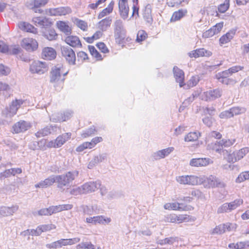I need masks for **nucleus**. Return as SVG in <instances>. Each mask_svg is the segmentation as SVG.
Instances as JSON below:
<instances>
[{"label":"nucleus","instance_id":"1","mask_svg":"<svg viewBox=\"0 0 249 249\" xmlns=\"http://www.w3.org/2000/svg\"><path fill=\"white\" fill-rule=\"evenodd\" d=\"M78 171L74 170L68 172L65 174L55 176L57 187L63 189L64 187L68 186L78 176Z\"/></svg>","mask_w":249,"mask_h":249},{"label":"nucleus","instance_id":"2","mask_svg":"<svg viewBox=\"0 0 249 249\" xmlns=\"http://www.w3.org/2000/svg\"><path fill=\"white\" fill-rule=\"evenodd\" d=\"M24 101L22 99H16L10 105L9 107H6L2 111V116L7 120H10L15 115L18 109L23 104Z\"/></svg>","mask_w":249,"mask_h":249},{"label":"nucleus","instance_id":"3","mask_svg":"<svg viewBox=\"0 0 249 249\" xmlns=\"http://www.w3.org/2000/svg\"><path fill=\"white\" fill-rule=\"evenodd\" d=\"M68 71L64 70L63 65L61 64H57L53 67L51 71L50 82L57 83L60 79L61 75L64 76L67 74Z\"/></svg>","mask_w":249,"mask_h":249},{"label":"nucleus","instance_id":"4","mask_svg":"<svg viewBox=\"0 0 249 249\" xmlns=\"http://www.w3.org/2000/svg\"><path fill=\"white\" fill-rule=\"evenodd\" d=\"M242 199H238L230 203H225L220 206L217 210V213H229L232 210L236 209L237 207L243 204Z\"/></svg>","mask_w":249,"mask_h":249},{"label":"nucleus","instance_id":"5","mask_svg":"<svg viewBox=\"0 0 249 249\" xmlns=\"http://www.w3.org/2000/svg\"><path fill=\"white\" fill-rule=\"evenodd\" d=\"M204 185L207 188H224L225 183L214 176L210 175L204 179Z\"/></svg>","mask_w":249,"mask_h":249},{"label":"nucleus","instance_id":"6","mask_svg":"<svg viewBox=\"0 0 249 249\" xmlns=\"http://www.w3.org/2000/svg\"><path fill=\"white\" fill-rule=\"evenodd\" d=\"M49 1V0H27L25 5L27 8L34 10L36 13L41 14L43 10L38 8L44 6Z\"/></svg>","mask_w":249,"mask_h":249},{"label":"nucleus","instance_id":"7","mask_svg":"<svg viewBox=\"0 0 249 249\" xmlns=\"http://www.w3.org/2000/svg\"><path fill=\"white\" fill-rule=\"evenodd\" d=\"M62 56L70 65H75L76 56L74 51L68 46H62L61 47Z\"/></svg>","mask_w":249,"mask_h":249},{"label":"nucleus","instance_id":"8","mask_svg":"<svg viewBox=\"0 0 249 249\" xmlns=\"http://www.w3.org/2000/svg\"><path fill=\"white\" fill-rule=\"evenodd\" d=\"M249 152V148L244 147L238 151L233 152L228 156L227 160L229 162H235L240 160Z\"/></svg>","mask_w":249,"mask_h":249},{"label":"nucleus","instance_id":"9","mask_svg":"<svg viewBox=\"0 0 249 249\" xmlns=\"http://www.w3.org/2000/svg\"><path fill=\"white\" fill-rule=\"evenodd\" d=\"M46 63L39 61H34L30 65V71L32 73L41 74L47 71Z\"/></svg>","mask_w":249,"mask_h":249},{"label":"nucleus","instance_id":"10","mask_svg":"<svg viewBox=\"0 0 249 249\" xmlns=\"http://www.w3.org/2000/svg\"><path fill=\"white\" fill-rule=\"evenodd\" d=\"M222 95V90L219 89H211L204 92L201 95L202 100L211 101L220 98Z\"/></svg>","mask_w":249,"mask_h":249},{"label":"nucleus","instance_id":"11","mask_svg":"<svg viewBox=\"0 0 249 249\" xmlns=\"http://www.w3.org/2000/svg\"><path fill=\"white\" fill-rule=\"evenodd\" d=\"M71 8L68 6L50 8L46 10V13L51 16H65L71 14Z\"/></svg>","mask_w":249,"mask_h":249},{"label":"nucleus","instance_id":"12","mask_svg":"<svg viewBox=\"0 0 249 249\" xmlns=\"http://www.w3.org/2000/svg\"><path fill=\"white\" fill-rule=\"evenodd\" d=\"M177 181L183 185H196L198 183V178L195 176H181L176 178Z\"/></svg>","mask_w":249,"mask_h":249},{"label":"nucleus","instance_id":"13","mask_svg":"<svg viewBox=\"0 0 249 249\" xmlns=\"http://www.w3.org/2000/svg\"><path fill=\"white\" fill-rule=\"evenodd\" d=\"M21 47L29 52L36 50L38 47L37 41L32 38H25L21 42Z\"/></svg>","mask_w":249,"mask_h":249},{"label":"nucleus","instance_id":"14","mask_svg":"<svg viewBox=\"0 0 249 249\" xmlns=\"http://www.w3.org/2000/svg\"><path fill=\"white\" fill-rule=\"evenodd\" d=\"M59 130L60 129L56 125L46 126L38 131L35 134V135L37 138H40L48 136L51 134L57 133V131Z\"/></svg>","mask_w":249,"mask_h":249},{"label":"nucleus","instance_id":"15","mask_svg":"<svg viewBox=\"0 0 249 249\" xmlns=\"http://www.w3.org/2000/svg\"><path fill=\"white\" fill-rule=\"evenodd\" d=\"M100 181H89L82 185L84 194L91 193L96 191L101 186Z\"/></svg>","mask_w":249,"mask_h":249},{"label":"nucleus","instance_id":"16","mask_svg":"<svg viewBox=\"0 0 249 249\" xmlns=\"http://www.w3.org/2000/svg\"><path fill=\"white\" fill-rule=\"evenodd\" d=\"M118 7L121 17L124 20L127 19L129 11L127 0H119Z\"/></svg>","mask_w":249,"mask_h":249},{"label":"nucleus","instance_id":"17","mask_svg":"<svg viewBox=\"0 0 249 249\" xmlns=\"http://www.w3.org/2000/svg\"><path fill=\"white\" fill-rule=\"evenodd\" d=\"M174 150L173 147H169L163 149L158 150L152 155V159L155 160H160L168 156Z\"/></svg>","mask_w":249,"mask_h":249},{"label":"nucleus","instance_id":"18","mask_svg":"<svg viewBox=\"0 0 249 249\" xmlns=\"http://www.w3.org/2000/svg\"><path fill=\"white\" fill-rule=\"evenodd\" d=\"M32 21L36 26L45 28L49 27L52 24L50 19L44 17H34Z\"/></svg>","mask_w":249,"mask_h":249},{"label":"nucleus","instance_id":"19","mask_svg":"<svg viewBox=\"0 0 249 249\" xmlns=\"http://www.w3.org/2000/svg\"><path fill=\"white\" fill-rule=\"evenodd\" d=\"M212 162L209 158H194L190 160V165L193 167H202L206 166Z\"/></svg>","mask_w":249,"mask_h":249},{"label":"nucleus","instance_id":"20","mask_svg":"<svg viewBox=\"0 0 249 249\" xmlns=\"http://www.w3.org/2000/svg\"><path fill=\"white\" fill-rule=\"evenodd\" d=\"M18 209V205H12L11 207L2 206L0 207V213L1 217L12 215Z\"/></svg>","mask_w":249,"mask_h":249},{"label":"nucleus","instance_id":"21","mask_svg":"<svg viewBox=\"0 0 249 249\" xmlns=\"http://www.w3.org/2000/svg\"><path fill=\"white\" fill-rule=\"evenodd\" d=\"M30 127V123L24 121H20L14 124L13 129L16 133H18L28 130Z\"/></svg>","mask_w":249,"mask_h":249},{"label":"nucleus","instance_id":"22","mask_svg":"<svg viewBox=\"0 0 249 249\" xmlns=\"http://www.w3.org/2000/svg\"><path fill=\"white\" fill-rule=\"evenodd\" d=\"M58 29L66 36L70 35L71 33V28L67 22L58 21L56 22Z\"/></svg>","mask_w":249,"mask_h":249},{"label":"nucleus","instance_id":"23","mask_svg":"<svg viewBox=\"0 0 249 249\" xmlns=\"http://www.w3.org/2000/svg\"><path fill=\"white\" fill-rule=\"evenodd\" d=\"M65 42L72 47H81L82 44L77 36H67L65 39Z\"/></svg>","mask_w":249,"mask_h":249},{"label":"nucleus","instance_id":"24","mask_svg":"<svg viewBox=\"0 0 249 249\" xmlns=\"http://www.w3.org/2000/svg\"><path fill=\"white\" fill-rule=\"evenodd\" d=\"M56 56L55 51L52 48L46 47L43 49L42 57L46 60H52Z\"/></svg>","mask_w":249,"mask_h":249},{"label":"nucleus","instance_id":"25","mask_svg":"<svg viewBox=\"0 0 249 249\" xmlns=\"http://www.w3.org/2000/svg\"><path fill=\"white\" fill-rule=\"evenodd\" d=\"M55 176H51L45 179L44 180L41 181L35 185L36 188H46L52 185L54 182H56Z\"/></svg>","mask_w":249,"mask_h":249},{"label":"nucleus","instance_id":"26","mask_svg":"<svg viewBox=\"0 0 249 249\" xmlns=\"http://www.w3.org/2000/svg\"><path fill=\"white\" fill-rule=\"evenodd\" d=\"M18 26L20 29L25 32L34 34H36L37 32V29L28 22H20L18 23Z\"/></svg>","mask_w":249,"mask_h":249},{"label":"nucleus","instance_id":"27","mask_svg":"<svg viewBox=\"0 0 249 249\" xmlns=\"http://www.w3.org/2000/svg\"><path fill=\"white\" fill-rule=\"evenodd\" d=\"M173 71L176 81L179 83L180 87H182L184 78L183 71L176 66L173 68Z\"/></svg>","mask_w":249,"mask_h":249},{"label":"nucleus","instance_id":"28","mask_svg":"<svg viewBox=\"0 0 249 249\" xmlns=\"http://www.w3.org/2000/svg\"><path fill=\"white\" fill-rule=\"evenodd\" d=\"M72 207V205L71 204H63L50 207V209H51V212L52 214L53 213L60 212L62 211L71 210Z\"/></svg>","mask_w":249,"mask_h":249},{"label":"nucleus","instance_id":"29","mask_svg":"<svg viewBox=\"0 0 249 249\" xmlns=\"http://www.w3.org/2000/svg\"><path fill=\"white\" fill-rule=\"evenodd\" d=\"M111 22L112 18L111 17L106 18L98 23V28L102 31H105L110 27Z\"/></svg>","mask_w":249,"mask_h":249},{"label":"nucleus","instance_id":"30","mask_svg":"<svg viewBox=\"0 0 249 249\" xmlns=\"http://www.w3.org/2000/svg\"><path fill=\"white\" fill-rule=\"evenodd\" d=\"M71 137V133H66L61 135L59 136L55 139L56 145L57 147H61L67 141H68Z\"/></svg>","mask_w":249,"mask_h":249},{"label":"nucleus","instance_id":"31","mask_svg":"<svg viewBox=\"0 0 249 249\" xmlns=\"http://www.w3.org/2000/svg\"><path fill=\"white\" fill-rule=\"evenodd\" d=\"M0 52L3 53L17 54L19 53V49L18 48H13L11 50L4 42L0 40Z\"/></svg>","mask_w":249,"mask_h":249},{"label":"nucleus","instance_id":"32","mask_svg":"<svg viewBox=\"0 0 249 249\" xmlns=\"http://www.w3.org/2000/svg\"><path fill=\"white\" fill-rule=\"evenodd\" d=\"M164 208L166 210H173L178 211H185L186 210L185 207H182L180 206V204L174 202V203H167L164 204Z\"/></svg>","mask_w":249,"mask_h":249},{"label":"nucleus","instance_id":"33","mask_svg":"<svg viewBox=\"0 0 249 249\" xmlns=\"http://www.w3.org/2000/svg\"><path fill=\"white\" fill-rule=\"evenodd\" d=\"M187 11L186 10H179L178 11L175 12L171 19L170 21L171 22L176 21L180 20L182 18L185 16Z\"/></svg>","mask_w":249,"mask_h":249},{"label":"nucleus","instance_id":"34","mask_svg":"<svg viewBox=\"0 0 249 249\" xmlns=\"http://www.w3.org/2000/svg\"><path fill=\"white\" fill-rule=\"evenodd\" d=\"M114 4V1H111L110 3L108 4L107 7L103 9L99 14V15L98 16V18L101 19V18H103V17H105L106 16L111 13L113 11Z\"/></svg>","mask_w":249,"mask_h":249},{"label":"nucleus","instance_id":"35","mask_svg":"<svg viewBox=\"0 0 249 249\" xmlns=\"http://www.w3.org/2000/svg\"><path fill=\"white\" fill-rule=\"evenodd\" d=\"M80 241V239L78 237L73 238L72 239H61L59 240L61 247L62 246L73 245L79 242Z\"/></svg>","mask_w":249,"mask_h":249},{"label":"nucleus","instance_id":"36","mask_svg":"<svg viewBox=\"0 0 249 249\" xmlns=\"http://www.w3.org/2000/svg\"><path fill=\"white\" fill-rule=\"evenodd\" d=\"M44 36L47 39L50 41L56 40L58 36L53 29H50L46 32H44Z\"/></svg>","mask_w":249,"mask_h":249},{"label":"nucleus","instance_id":"37","mask_svg":"<svg viewBox=\"0 0 249 249\" xmlns=\"http://www.w3.org/2000/svg\"><path fill=\"white\" fill-rule=\"evenodd\" d=\"M234 34L235 32L233 31L229 32L220 38V43L222 44H224L229 42L233 38Z\"/></svg>","mask_w":249,"mask_h":249},{"label":"nucleus","instance_id":"38","mask_svg":"<svg viewBox=\"0 0 249 249\" xmlns=\"http://www.w3.org/2000/svg\"><path fill=\"white\" fill-rule=\"evenodd\" d=\"M94 217L95 225L97 224L105 225L108 224L111 221V219L108 217H105L104 216L100 215Z\"/></svg>","mask_w":249,"mask_h":249},{"label":"nucleus","instance_id":"39","mask_svg":"<svg viewBox=\"0 0 249 249\" xmlns=\"http://www.w3.org/2000/svg\"><path fill=\"white\" fill-rule=\"evenodd\" d=\"M200 136V134L199 132H190L185 137L184 140L188 142L195 141L198 139Z\"/></svg>","mask_w":249,"mask_h":249},{"label":"nucleus","instance_id":"40","mask_svg":"<svg viewBox=\"0 0 249 249\" xmlns=\"http://www.w3.org/2000/svg\"><path fill=\"white\" fill-rule=\"evenodd\" d=\"M114 30L115 35L119 36L123 31V23L121 19H117L114 22Z\"/></svg>","mask_w":249,"mask_h":249},{"label":"nucleus","instance_id":"41","mask_svg":"<svg viewBox=\"0 0 249 249\" xmlns=\"http://www.w3.org/2000/svg\"><path fill=\"white\" fill-rule=\"evenodd\" d=\"M235 142V140L234 139L233 140H226V139H222L217 143H215V145L218 144L221 147L224 146L225 147H230L232 145L234 142Z\"/></svg>","mask_w":249,"mask_h":249},{"label":"nucleus","instance_id":"42","mask_svg":"<svg viewBox=\"0 0 249 249\" xmlns=\"http://www.w3.org/2000/svg\"><path fill=\"white\" fill-rule=\"evenodd\" d=\"M225 232L224 227L223 224H220L216 226L213 229L210 231L211 234H222Z\"/></svg>","mask_w":249,"mask_h":249},{"label":"nucleus","instance_id":"43","mask_svg":"<svg viewBox=\"0 0 249 249\" xmlns=\"http://www.w3.org/2000/svg\"><path fill=\"white\" fill-rule=\"evenodd\" d=\"M230 110L231 111L232 117L234 115H238L244 113L246 111L245 108L238 107H232L230 108Z\"/></svg>","mask_w":249,"mask_h":249},{"label":"nucleus","instance_id":"44","mask_svg":"<svg viewBox=\"0 0 249 249\" xmlns=\"http://www.w3.org/2000/svg\"><path fill=\"white\" fill-rule=\"evenodd\" d=\"M249 179V171L243 172L240 174L236 179V182L241 183Z\"/></svg>","mask_w":249,"mask_h":249},{"label":"nucleus","instance_id":"45","mask_svg":"<svg viewBox=\"0 0 249 249\" xmlns=\"http://www.w3.org/2000/svg\"><path fill=\"white\" fill-rule=\"evenodd\" d=\"M223 224L224 227L225 232L227 231H235L237 227V224L234 223L227 222Z\"/></svg>","mask_w":249,"mask_h":249},{"label":"nucleus","instance_id":"46","mask_svg":"<svg viewBox=\"0 0 249 249\" xmlns=\"http://www.w3.org/2000/svg\"><path fill=\"white\" fill-rule=\"evenodd\" d=\"M230 0H225L224 2L221 4L218 8V11L220 13H225L229 8Z\"/></svg>","mask_w":249,"mask_h":249},{"label":"nucleus","instance_id":"47","mask_svg":"<svg viewBox=\"0 0 249 249\" xmlns=\"http://www.w3.org/2000/svg\"><path fill=\"white\" fill-rule=\"evenodd\" d=\"M39 227L41 233L43 232L49 231L56 228V226L52 224L40 225L39 226Z\"/></svg>","mask_w":249,"mask_h":249},{"label":"nucleus","instance_id":"48","mask_svg":"<svg viewBox=\"0 0 249 249\" xmlns=\"http://www.w3.org/2000/svg\"><path fill=\"white\" fill-rule=\"evenodd\" d=\"M198 57L207 56L209 57L212 55L211 52L207 51L204 48L197 49Z\"/></svg>","mask_w":249,"mask_h":249},{"label":"nucleus","instance_id":"49","mask_svg":"<svg viewBox=\"0 0 249 249\" xmlns=\"http://www.w3.org/2000/svg\"><path fill=\"white\" fill-rule=\"evenodd\" d=\"M147 37V34L143 30L139 31L137 33L136 41L138 42H142Z\"/></svg>","mask_w":249,"mask_h":249},{"label":"nucleus","instance_id":"50","mask_svg":"<svg viewBox=\"0 0 249 249\" xmlns=\"http://www.w3.org/2000/svg\"><path fill=\"white\" fill-rule=\"evenodd\" d=\"M223 22H219L211 28L214 35L217 34L220 32L223 27Z\"/></svg>","mask_w":249,"mask_h":249},{"label":"nucleus","instance_id":"51","mask_svg":"<svg viewBox=\"0 0 249 249\" xmlns=\"http://www.w3.org/2000/svg\"><path fill=\"white\" fill-rule=\"evenodd\" d=\"M89 49L91 54L97 58L98 59H101V55L96 50L95 48L93 46H89Z\"/></svg>","mask_w":249,"mask_h":249},{"label":"nucleus","instance_id":"52","mask_svg":"<svg viewBox=\"0 0 249 249\" xmlns=\"http://www.w3.org/2000/svg\"><path fill=\"white\" fill-rule=\"evenodd\" d=\"M51 209L50 208L42 209L36 212V213H34V215L37 214L38 215H50L52 214L51 212Z\"/></svg>","mask_w":249,"mask_h":249},{"label":"nucleus","instance_id":"53","mask_svg":"<svg viewBox=\"0 0 249 249\" xmlns=\"http://www.w3.org/2000/svg\"><path fill=\"white\" fill-rule=\"evenodd\" d=\"M46 247L49 249H56L61 248L59 240L51 243L47 244L46 245Z\"/></svg>","mask_w":249,"mask_h":249},{"label":"nucleus","instance_id":"54","mask_svg":"<svg viewBox=\"0 0 249 249\" xmlns=\"http://www.w3.org/2000/svg\"><path fill=\"white\" fill-rule=\"evenodd\" d=\"M190 220V216L187 214H180L177 215V222L181 223L184 222H188Z\"/></svg>","mask_w":249,"mask_h":249},{"label":"nucleus","instance_id":"55","mask_svg":"<svg viewBox=\"0 0 249 249\" xmlns=\"http://www.w3.org/2000/svg\"><path fill=\"white\" fill-rule=\"evenodd\" d=\"M10 71L9 68L2 64H0V76L7 75L10 72Z\"/></svg>","mask_w":249,"mask_h":249},{"label":"nucleus","instance_id":"56","mask_svg":"<svg viewBox=\"0 0 249 249\" xmlns=\"http://www.w3.org/2000/svg\"><path fill=\"white\" fill-rule=\"evenodd\" d=\"M82 186L74 188L71 190L70 193L72 195L77 196L80 194H84Z\"/></svg>","mask_w":249,"mask_h":249},{"label":"nucleus","instance_id":"57","mask_svg":"<svg viewBox=\"0 0 249 249\" xmlns=\"http://www.w3.org/2000/svg\"><path fill=\"white\" fill-rule=\"evenodd\" d=\"M107 158V155L106 154H102L101 155H99V156H97L94 157L93 158V162L94 163H96L97 164L105 160H106Z\"/></svg>","mask_w":249,"mask_h":249},{"label":"nucleus","instance_id":"58","mask_svg":"<svg viewBox=\"0 0 249 249\" xmlns=\"http://www.w3.org/2000/svg\"><path fill=\"white\" fill-rule=\"evenodd\" d=\"M10 90V87L6 83L0 82V92H8Z\"/></svg>","mask_w":249,"mask_h":249},{"label":"nucleus","instance_id":"59","mask_svg":"<svg viewBox=\"0 0 249 249\" xmlns=\"http://www.w3.org/2000/svg\"><path fill=\"white\" fill-rule=\"evenodd\" d=\"M244 67L240 66H235L232 67L228 70V72L230 73V75L234 73L240 71L242 70Z\"/></svg>","mask_w":249,"mask_h":249},{"label":"nucleus","instance_id":"60","mask_svg":"<svg viewBox=\"0 0 249 249\" xmlns=\"http://www.w3.org/2000/svg\"><path fill=\"white\" fill-rule=\"evenodd\" d=\"M219 117L222 119H227L232 117L230 109L228 110H225L219 114Z\"/></svg>","mask_w":249,"mask_h":249},{"label":"nucleus","instance_id":"61","mask_svg":"<svg viewBox=\"0 0 249 249\" xmlns=\"http://www.w3.org/2000/svg\"><path fill=\"white\" fill-rule=\"evenodd\" d=\"M73 112L71 110H67L64 112L62 118L59 119V121H65L69 119L72 115Z\"/></svg>","mask_w":249,"mask_h":249},{"label":"nucleus","instance_id":"62","mask_svg":"<svg viewBox=\"0 0 249 249\" xmlns=\"http://www.w3.org/2000/svg\"><path fill=\"white\" fill-rule=\"evenodd\" d=\"M246 247H249V241L239 242L236 243V249H243Z\"/></svg>","mask_w":249,"mask_h":249},{"label":"nucleus","instance_id":"63","mask_svg":"<svg viewBox=\"0 0 249 249\" xmlns=\"http://www.w3.org/2000/svg\"><path fill=\"white\" fill-rule=\"evenodd\" d=\"M95 131V129L94 126L88 129L85 132L82 134V136L84 138H86L90 136L92 134H94Z\"/></svg>","mask_w":249,"mask_h":249},{"label":"nucleus","instance_id":"64","mask_svg":"<svg viewBox=\"0 0 249 249\" xmlns=\"http://www.w3.org/2000/svg\"><path fill=\"white\" fill-rule=\"evenodd\" d=\"M76 24L79 28L84 31L86 30L88 27L87 23L83 20H77Z\"/></svg>","mask_w":249,"mask_h":249}]
</instances>
